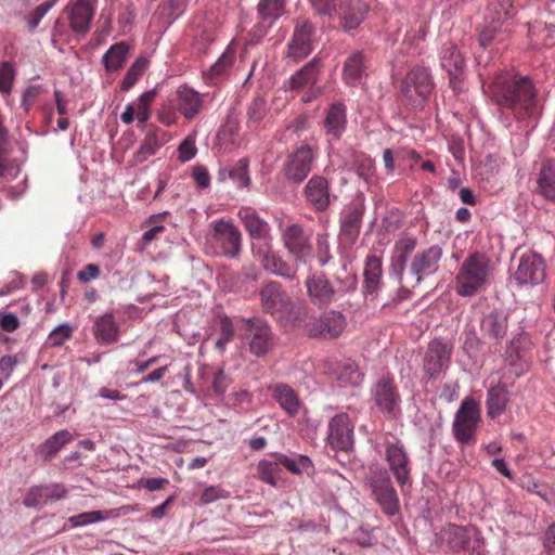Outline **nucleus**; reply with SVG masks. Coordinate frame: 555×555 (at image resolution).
Listing matches in <instances>:
<instances>
[{"label": "nucleus", "mask_w": 555, "mask_h": 555, "mask_svg": "<svg viewBox=\"0 0 555 555\" xmlns=\"http://www.w3.org/2000/svg\"><path fill=\"white\" fill-rule=\"evenodd\" d=\"M491 99L502 112H508L517 121L528 120L538 113V90L526 76H498L491 86Z\"/></svg>", "instance_id": "nucleus-1"}, {"label": "nucleus", "mask_w": 555, "mask_h": 555, "mask_svg": "<svg viewBox=\"0 0 555 555\" xmlns=\"http://www.w3.org/2000/svg\"><path fill=\"white\" fill-rule=\"evenodd\" d=\"M494 267L485 253H470L461 263L454 278L455 293L461 297H473L485 289L493 278Z\"/></svg>", "instance_id": "nucleus-2"}, {"label": "nucleus", "mask_w": 555, "mask_h": 555, "mask_svg": "<svg viewBox=\"0 0 555 555\" xmlns=\"http://www.w3.org/2000/svg\"><path fill=\"white\" fill-rule=\"evenodd\" d=\"M339 286L335 287L323 272L310 273L305 282L307 295L310 301L318 308H325L341 298L345 294L356 289L357 280L354 276H347L338 281Z\"/></svg>", "instance_id": "nucleus-3"}, {"label": "nucleus", "mask_w": 555, "mask_h": 555, "mask_svg": "<svg viewBox=\"0 0 555 555\" xmlns=\"http://www.w3.org/2000/svg\"><path fill=\"white\" fill-rule=\"evenodd\" d=\"M439 541L453 553L482 555L485 541L475 527L449 524L438 533Z\"/></svg>", "instance_id": "nucleus-4"}, {"label": "nucleus", "mask_w": 555, "mask_h": 555, "mask_svg": "<svg viewBox=\"0 0 555 555\" xmlns=\"http://www.w3.org/2000/svg\"><path fill=\"white\" fill-rule=\"evenodd\" d=\"M212 231L208 237L211 253L216 256L236 258L242 249V233L231 221L219 219L211 223Z\"/></svg>", "instance_id": "nucleus-5"}, {"label": "nucleus", "mask_w": 555, "mask_h": 555, "mask_svg": "<svg viewBox=\"0 0 555 555\" xmlns=\"http://www.w3.org/2000/svg\"><path fill=\"white\" fill-rule=\"evenodd\" d=\"M480 422L479 403L474 398L466 397L462 400L452 424L455 440L461 444H474Z\"/></svg>", "instance_id": "nucleus-6"}, {"label": "nucleus", "mask_w": 555, "mask_h": 555, "mask_svg": "<svg viewBox=\"0 0 555 555\" xmlns=\"http://www.w3.org/2000/svg\"><path fill=\"white\" fill-rule=\"evenodd\" d=\"M380 451L389 472L403 490L411 485L412 463L403 442L395 437H386Z\"/></svg>", "instance_id": "nucleus-7"}, {"label": "nucleus", "mask_w": 555, "mask_h": 555, "mask_svg": "<svg viewBox=\"0 0 555 555\" xmlns=\"http://www.w3.org/2000/svg\"><path fill=\"white\" fill-rule=\"evenodd\" d=\"M317 152L308 144L297 146L288 153L283 162L281 173L293 184H300L306 180L317 159Z\"/></svg>", "instance_id": "nucleus-8"}, {"label": "nucleus", "mask_w": 555, "mask_h": 555, "mask_svg": "<svg viewBox=\"0 0 555 555\" xmlns=\"http://www.w3.org/2000/svg\"><path fill=\"white\" fill-rule=\"evenodd\" d=\"M433 90L429 72L423 67L411 69L401 82V94L412 107L422 105Z\"/></svg>", "instance_id": "nucleus-9"}, {"label": "nucleus", "mask_w": 555, "mask_h": 555, "mask_svg": "<svg viewBox=\"0 0 555 555\" xmlns=\"http://www.w3.org/2000/svg\"><path fill=\"white\" fill-rule=\"evenodd\" d=\"M262 311L276 319H284L294 309V304L283 286L275 281L264 284L259 292Z\"/></svg>", "instance_id": "nucleus-10"}, {"label": "nucleus", "mask_w": 555, "mask_h": 555, "mask_svg": "<svg viewBox=\"0 0 555 555\" xmlns=\"http://www.w3.org/2000/svg\"><path fill=\"white\" fill-rule=\"evenodd\" d=\"M372 493L382 511L393 516L399 512V498L392 486L389 474L385 469H376L370 476Z\"/></svg>", "instance_id": "nucleus-11"}, {"label": "nucleus", "mask_w": 555, "mask_h": 555, "mask_svg": "<svg viewBox=\"0 0 555 555\" xmlns=\"http://www.w3.org/2000/svg\"><path fill=\"white\" fill-rule=\"evenodd\" d=\"M314 36L313 24L307 18H298L287 43L286 57L295 63L306 59L314 49Z\"/></svg>", "instance_id": "nucleus-12"}, {"label": "nucleus", "mask_w": 555, "mask_h": 555, "mask_svg": "<svg viewBox=\"0 0 555 555\" xmlns=\"http://www.w3.org/2000/svg\"><path fill=\"white\" fill-rule=\"evenodd\" d=\"M546 266L543 258L535 253L524 254L512 276V283L517 286H534L545 279Z\"/></svg>", "instance_id": "nucleus-13"}, {"label": "nucleus", "mask_w": 555, "mask_h": 555, "mask_svg": "<svg viewBox=\"0 0 555 555\" xmlns=\"http://www.w3.org/2000/svg\"><path fill=\"white\" fill-rule=\"evenodd\" d=\"M346 325V317L340 311L327 310L309 323L308 334L313 338L336 339Z\"/></svg>", "instance_id": "nucleus-14"}, {"label": "nucleus", "mask_w": 555, "mask_h": 555, "mask_svg": "<svg viewBox=\"0 0 555 555\" xmlns=\"http://www.w3.org/2000/svg\"><path fill=\"white\" fill-rule=\"evenodd\" d=\"M442 256L443 250L438 244L418 250L413 256L410 264V271L415 276V284L413 286L418 285L424 278L438 271Z\"/></svg>", "instance_id": "nucleus-15"}, {"label": "nucleus", "mask_w": 555, "mask_h": 555, "mask_svg": "<svg viewBox=\"0 0 555 555\" xmlns=\"http://www.w3.org/2000/svg\"><path fill=\"white\" fill-rule=\"evenodd\" d=\"M246 336L249 339V351L256 357L267 354L274 345V335L270 325L257 318L247 320Z\"/></svg>", "instance_id": "nucleus-16"}, {"label": "nucleus", "mask_w": 555, "mask_h": 555, "mask_svg": "<svg viewBox=\"0 0 555 555\" xmlns=\"http://www.w3.org/2000/svg\"><path fill=\"white\" fill-rule=\"evenodd\" d=\"M282 241L297 263H306L311 259L312 248L309 236L305 233L301 225L297 223L287 225L282 232Z\"/></svg>", "instance_id": "nucleus-17"}, {"label": "nucleus", "mask_w": 555, "mask_h": 555, "mask_svg": "<svg viewBox=\"0 0 555 555\" xmlns=\"http://www.w3.org/2000/svg\"><path fill=\"white\" fill-rule=\"evenodd\" d=\"M327 440L338 451L348 452L353 448V425L348 414H337L330 421Z\"/></svg>", "instance_id": "nucleus-18"}, {"label": "nucleus", "mask_w": 555, "mask_h": 555, "mask_svg": "<svg viewBox=\"0 0 555 555\" xmlns=\"http://www.w3.org/2000/svg\"><path fill=\"white\" fill-rule=\"evenodd\" d=\"M376 406L387 414H395L399 409L401 397L391 375L382 376L372 389Z\"/></svg>", "instance_id": "nucleus-19"}, {"label": "nucleus", "mask_w": 555, "mask_h": 555, "mask_svg": "<svg viewBox=\"0 0 555 555\" xmlns=\"http://www.w3.org/2000/svg\"><path fill=\"white\" fill-rule=\"evenodd\" d=\"M70 29L86 35L94 15V8L89 0H72L65 8Z\"/></svg>", "instance_id": "nucleus-20"}, {"label": "nucleus", "mask_w": 555, "mask_h": 555, "mask_svg": "<svg viewBox=\"0 0 555 555\" xmlns=\"http://www.w3.org/2000/svg\"><path fill=\"white\" fill-rule=\"evenodd\" d=\"M304 195L315 211L326 210L333 198L327 179L318 175L307 182Z\"/></svg>", "instance_id": "nucleus-21"}, {"label": "nucleus", "mask_w": 555, "mask_h": 555, "mask_svg": "<svg viewBox=\"0 0 555 555\" xmlns=\"http://www.w3.org/2000/svg\"><path fill=\"white\" fill-rule=\"evenodd\" d=\"M450 354L451 350L444 343L434 339L428 345L424 356L423 367L425 373L430 378L438 376L443 370V366L449 362Z\"/></svg>", "instance_id": "nucleus-22"}, {"label": "nucleus", "mask_w": 555, "mask_h": 555, "mask_svg": "<svg viewBox=\"0 0 555 555\" xmlns=\"http://www.w3.org/2000/svg\"><path fill=\"white\" fill-rule=\"evenodd\" d=\"M363 214L359 203H351L340 214V236L349 244H353L360 234Z\"/></svg>", "instance_id": "nucleus-23"}, {"label": "nucleus", "mask_w": 555, "mask_h": 555, "mask_svg": "<svg viewBox=\"0 0 555 555\" xmlns=\"http://www.w3.org/2000/svg\"><path fill=\"white\" fill-rule=\"evenodd\" d=\"M268 391L288 416L294 417L299 413L301 401L297 392L288 384L272 383L268 386Z\"/></svg>", "instance_id": "nucleus-24"}, {"label": "nucleus", "mask_w": 555, "mask_h": 555, "mask_svg": "<svg viewBox=\"0 0 555 555\" xmlns=\"http://www.w3.org/2000/svg\"><path fill=\"white\" fill-rule=\"evenodd\" d=\"M535 182L534 192L546 201L555 202V159L542 160L535 173Z\"/></svg>", "instance_id": "nucleus-25"}, {"label": "nucleus", "mask_w": 555, "mask_h": 555, "mask_svg": "<svg viewBox=\"0 0 555 555\" xmlns=\"http://www.w3.org/2000/svg\"><path fill=\"white\" fill-rule=\"evenodd\" d=\"M204 95L183 86L177 90V109L186 119L193 120L203 107Z\"/></svg>", "instance_id": "nucleus-26"}, {"label": "nucleus", "mask_w": 555, "mask_h": 555, "mask_svg": "<svg viewBox=\"0 0 555 555\" xmlns=\"http://www.w3.org/2000/svg\"><path fill=\"white\" fill-rule=\"evenodd\" d=\"M416 245L417 240L414 236H402L395 243L390 269L400 282L405 270L408 258L414 251Z\"/></svg>", "instance_id": "nucleus-27"}, {"label": "nucleus", "mask_w": 555, "mask_h": 555, "mask_svg": "<svg viewBox=\"0 0 555 555\" xmlns=\"http://www.w3.org/2000/svg\"><path fill=\"white\" fill-rule=\"evenodd\" d=\"M92 330L94 338L100 345H112L119 339V325L111 312L96 317Z\"/></svg>", "instance_id": "nucleus-28"}, {"label": "nucleus", "mask_w": 555, "mask_h": 555, "mask_svg": "<svg viewBox=\"0 0 555 555\" xmlns=\"http://www.w3.org/2000/svg\"><path fill=\"white\" fill-rule=\"evenodd\" d=\"M440 64L450 76V85L455 88L459 74L462 73L465 60L453 42H447L441 48Z\"/></svg>", "instance_id": "nucleus-29"}, {"label": "nucleus", "mask_w": 555, "mask_h": 555, "mask_svg": "<svg viewBox=\"0 0 555 555\" xmlns=\"http://www.w3.org/2000/svg\"><path fill=\"white\" fill-rule=\"evenodd\" d=\"M367 68V60L361 51H353L344 62L343 80L349 87L361 83Z\"/></svg>", "instance_id": "nucleus-30"}, {"label": "nucleus", "mask_w": 555, "mask_h": 555, "mask_svg": "<svg viewBox=\"0 0 555 555\" xmlns=\"http://www.w3.org/2000/svg\"><path fill=\"white\" fill-rule=\"evenodd\" d=\"M67 495V489L60 483L33 487L24 500L28 507L47 503L50 500H61Z\"/></svg>", "instance_id": "nucleus-31"}, {"label": "nucleus", "mask_w": 555, "mask_h": 555, "mask_svg": "<svg viewBox=\"0 0 555 555\" xmlns=\"http://www.w3.org/2000/svg\"><path fill=\"white\" fill-rule=\"evenodd\" d=\"M286 0H260L257 10L260 18L258 25L262 35L285 13Z\"/></svg>", "instance_id": "nucleus-32"}, {"label": "nucleus", "mask_w": 555, "mask_h": 555, "mask_svg": "<svg viewBox=\"0 0 555 555\" xmlns=\"http://www.w3.org/2000/svg\"><path fill=\"white\" fill-rule=\"evenodd\" d=\"M237 216L246 231L249 233L250 237L262 240L269 236V223L260 218L255 209L250 207H242L240 208Z\"/></svg>", "instance_id": "nucleus-33"}, {"label": "nucleus", "mask_w": 555, "mask_h": 555, "mask_svg": "<svg viewBox=\"0 0 555 555\" xmlns=\"http://www.w3.org/2000/svg\"><path fill=\"white\" fill-rule=\"evenodd\" d=\"M483 336L500 343L507 332V315L504 311L493 310L481 321Z\"/></svg>", "instance_id": "nucleus-34"}, {"label": "nucleus", "mask_w": 555, "mask_h": 555, "mask_svg": "<svg viewBox=\"0 0 555 555\" xmlns=\"http://www.w3.org/2000/svg\"><path fill=\"white\" fill-rule=\"evenodd\" d=\"M509 401V391L503 383L491 386L487 391V414L490 418L495 420L506 409Z\"/></svg>", "instance_id": "nucleus-35"}, {"label": "nucleus", "mask_w": 555, "mask_h": 555, "mask_svg": "<svg viewBox=\"0 0 555 555\" xmlns=\"http://www.w3.org/2000/svg\"><path fill=\"white\" fill-rule=\"evenodd\" d=\"M340 10L344 29L352 30L364 21L369 13V5L361 0H347Z\"/></svg>", "instance_id": "nucleus-36"}, {"label": "nucleus", "mask_w": 555, "mask_h": 555, "mask_svg": "<svg viewBox=\"0 0 555 555\" xmlns=\"http://www.w3.org/2000/svg\"><path fill=\"white\" fill-rule=\"evenodd\" d=\"M346 106L340 102L333 103L324 119L326 133L334 139H338L346 128Z\"/></svg>", "instance_id": "nucleus-37"}, {"label": "nucleus", "mask_w": 555, "mask_h": 555, "mask_svg": "<svg viewBox=\"0 0 555 555\" xmlns=\"http://www.w3.org/2000/svg\"><path fill=\"white\" fill-rule=\"evenodd\" d=\"M261 263L267 271L286 279H294L297 273V266L287 263L270 248L262 254Z\"/></svg>", "instance_id": "nucleus-38"}, {"label": "nucleus", "mask_w": 555, "mask_h": 555, "mask_svg": "<svg viewBox=\"0 0 555 555\" xmlns=\"http://www.w3.org/2000/svg\"><path fill=\"white\" fill-rule=\"evenodd\" d=\"M333 374L340 386H358L363 377L356 362L350 359L337 362Z\"/></svg>", "instance_id": "nucleus-39"}, {"label": "nucleus", "mask_w": 555, "mask_h": 555, "mask_svg": "<svg viewBox=\"0 0 555 555\" xmlns=\"http://www.w3.org/2000/svg\"><path fill=\"white\" fill-rule=\"evenodd\" d=\"M382 272V256L375 253L367 255L364 267V288L366 293L374 294L376 292Z\"/></svg>", "instance_id": "nucleus-40"}, {"label": "nucleus", "mask_w": 555, "mask_h": 555, "mask_svg": "<svg viewBox=\"0 0 555 555\" xmlns=\"http://www.w3.org/2000/svg\"><path fill=\"white\" fill-rule=\"evenodd\" d=\"M321 69V61L318 56L313 57L299 72L291 77V87L300 89L308 85H314Z\"/></svg>", "instance_id": "nucleus-41"}, {"label": "nucleus", "mask_w": 555, "mask_h": 555, "mask_svg": "<svg viewBox=\"0 0 555 555\" xmlns=\"http://www.w3.org/2000/svg\"><path fill=\"white\" fill-rule=\"evenodd\" d=\"M158 128L151 129L144 135L139 150L134 153V162L140 164L145 162L149 157L156 154L163 145V141L158 138Z\"/></svg>", "instance_id": "nucleus-42"}, {"label": "nucleus", "mask_w": 555, "mask_h": 555, "mask_svg": "<svg viewBox=\"0 0 555 555\" xmlns=\"http://www.w3.org/2000/svg\"><path fill=\"white\" fill-rule=\"evenodd\" d=\"M129 46L121 41L113 44L103 55V63L107 72H116L126 63Z\"/></svg>", "instance_id": "nucleus-43"}, {"label": "nucleus", "mask_w": 555, "mask_h": 555, "mask_svg": "<svg viewBox=\"0 0 555 555\" xmlns=\"http://www.w3.org/2000/svg\"><path fill=\"white\" fill-rule=\"evenodd\" d=\"M281 463L278 457L274 460H260L256 465L255 477L272 487L278 485V475L281 473Z\"/></svg>", "instance_id": "nucleus-44"}, {"label": "nucleus", "mask_w": 555, "mask_h": 555, "mask_svg": "<svg viewBox=\"0 0 555 555\" xmlns=\"http://www.w3.org/2000/svg\"><path fill=\"white\" fill-rule=\"evenodd\" d=\"M514 9L511 0H491L487 9V20L500 26L512 18Z\"/></svg>", "instance_id": "nucleus-45"}, {"label": "nucleus", "mask_w": 555, "mask_h": 555, "mask_svg": "<svg viewBox=\"0 0 555 555\" xmlns=\"http://www.w3.org/2000/svg\"><path fill=\"white\" fill-rule=\"evenodd\" d=\"M72 438V434L68 430L57 431L40 447L41 455L46 461L51 460Z\"/></svg>", "instance_id": "nucleus-46"}, {"label": "nucleus", "mask_w": 555, "mask_h": 555, "mask_svg": "<svg viewBox=\"0 0 555 555\" xmlns=\"http://www.w3.org/2000/svg\"><path fill=\"white\" fill-rule=\"evenodd\" d=\"M157 96L155 89L142 93L133 103L135 106V117L138 119V127L144 128V125L151 118V106Z\"/></svg>", "instance_id": "nucleus-47"}, {"label": "nucleus", "mask_w": 555, "mask_h": 555, "mask_svg": "<svg viewBox=\"0 0 555 555\" xmlns=\"http://www.w3.org/2000/svg\"><path fill=\"white\" fill-rule=\"evenodd\" d=\"M273 457H278L281 465L294 475H300L313 468L312 461L307 455L298 454L295 457H288L283 453H275Z\"/></svg>", "instance_id": "nucleus-48"}, {"label": "nucleus", "mask_w": 555, "mask_h": 555, "mask_svg": "<svg viewBox=\"0 0 555 555\" xmlns=\"http://www.w3.org/2000/svg\"><path fill=\"white\" fill-rule=\"evenodd\" d=\"M149 61L145 57H139L134 61V63L127 70L121 83L120 88L124 91L130 90L137 81L142 77L144 72L147 69Z\"/></svg>", "instance_id": "nucleus-49"}, {"label": "nucleus", "mask_w": 555, "mask_h": 555, "mask_svg": "<svg viewBox=\"0 0 555 555\" xmlns=\"http://www.w3.org/2000/svg\"><path fill=\"white\" fill-rule=\"evenodd\" d=\"M267 114V103L262 96L253 99L247 107V125L249 128H256Z\"/></svg>", "instance_id": "nucleus-50"}, {"label": "nucleus", "mask_w": 555, "mask_h": 555, "mask_svg": "<svg viewBox=\"0 0 555 555\" xmlns=\"http://www.w3.org/2000/svg\"><path fill=\"white\" fill-rule=\"evenodd\" d=\"M74 334V327L67 323L55 327L48 336L44 346L47 348L61 347L69 340Z\"/></svg>", "instance_id": "nucleus-51"}, {"label": "nucleus", "mask_w": 555, "mask_h": 555, "mask_svg": "<svg viewBox=\"0 0 555 555\" xmlns=\"http://www.w3.org/2000/svg\"><path fill=\"white\" fill-rule=\"evenodd\" d=\"M229 178L234 181L237 186L245 188L250 183V178L248 176V162L243 158L240 159L234 167L229 170Z\"/></svg>", "instance_id": "nucleus-52"}, {"label": "nucleus", "mask_w": 555, "mask_h": 555, "mask_svg": "<svg viewBox=\"0 0 555 555\" xmlns=\"http://www.w3.org/2000/svg\"><path fill=\"white\" fill-rule=\"evenodd\" d=\"M15 69L12 62L0 63V92L9 94L12 91Z\"/></svg>", "instance_id": "nucleus-53"}, {"label": "nucleus", "mask_w": 555, "mask_h": 555, "mask_svg": "<svg viewBox=\"0 0 555 555\" xmlns=\"http://www.w3.org/2000/svg\"><path fill=\"white\" fill-rule=\"evenodd\" d=\"M500 25L490 22V24L486 25L482 28H478V42L479 46L483 49L488 48L492 44V42L496 39V37L501 33Z\"/></svg>", "instance_id": "nucleus-54"}, {"label": "nucleus", "mask_w": 555, "mask_h": 555, "mask_svg": "<svg viewBox=\"0 0 555 555\" xmlns=\"http://www.w3.org/2000/svg\"><path fill=\"white\" fill-rule=\"evenodd\" d=\"M234 336V327L232 321L224 317L220 320V337L217 339L215 346L219 351H223L225 345L232 340Z\"/></svg>", "instance_id": "nucleus-55"}, {"label": "nucleus", "mask_w": 555, "mask_h": 555, "mask_svg": "<svg viewBox=\"0 0 555 555\" xmlns=\"http://www.w3.org/2000/svg\"><path fill=\"white\" fill-rule=\"evenodd\" d=\"M106 519L100 511L85 512L68 518L73 527H80Z\"/></svg>", "instance_id": "nucleus-56"}, {"label": "nucleus", "mask_w": 555, "mask_h": 555, "mask_svg": "<svg viewBox=\"0 0 555 555\" xmlns=\"http://www.w3.org/2000/svg\"><path fill=\"white\" fill-rule=\"evenodd\" d=\"M197 149L195 145V138L188 135L178 146V158L180 162L185 163L195 157Z\"/></svg>", "instance_id": "nucleus-57"}, {"label": "nucleus", "mask_w": 555, "mask_h": 555, "mask_svg": "<svg viewBox=\"0 0 555 555\" xmlns=\"http://www.w3.org/2000/svg\"><path fill=\"white\" fill-rule=\"evenodd\" d=\"M253 395L245 390V389H238L233 390L227 399L228 405L232 408H240L244 405H248L251 403Z\"/></svg>", "instance_id": "nucleus-58"}, {"label": "nucleus", "mask_w": 555, "mask_h": 555, "mask_svg": "<svg viewBox=\"0 0 555 555\" xmlns=\"http://www.w3.org/2000/svg\"><path fill=\"white\" fill-rule=\"evenodd\" d=\"M228 496L229 492L220 486H210L203 491L201 495V503L209 504L218 499H227Z\"/></svg>", "instance_id": "nucleus-59"}, {"label": "nucleus", "mask_w": 555, "mask_h": 555, "mask_svg": "<svg viewBox=\"0 0 555 555\" xmlns=\"http://www.w3.org/2000/svg\"><path fill=\"white\" fill-rule=\"evenodd\" d=\"M357 172L364 180H369L375 172L374 162L365 155L359 156L357 160Z\"/></svg>", "instance_id": "nucleus-60"}, {"label": "nucleus", "mask_w": 555, "mask_h": 555, "mask_svg": "<svg viewBox=\"0 0 555 555\" xmlns=\"http://www.w3.org/2000/svg\"><path fill=\"white\" fill-rule=\"evenodd\" d=\"M234 56L231 53L224 52L218 61L211 66L210 75L217 77L222 75L229 67L232 66Z\"/></svg>", "instance_id": "nucleus-61"}, {"label": "nucleus", "mask_w": 555, "mask_h": 555, "mask_svg": "<svg viewBox=\"0 0 555 555\" xmlns=\"http://www.w3.org/2000/svg\"><path fill=\"white\" fill-rule=\"evenodd\" d=\"M192 178L201 189H207L210 185V175L203 165H195L192 169Z\"/></svg>", "instance_id": "nucleus-62"}, {"label": "nucleus", "mask_w": 555, "mask_h": 555, "mask_svg": "<svg viewBox=\"0 0 555 555\" xmlns=\"http://www.w3.org/2000/svg\"><path fill=\"white\" fill-rule=\"evenodd\" d=\"M312 8L320 15H332L336 12L338 0H309Z\"/></svg>", "instance_id": "nucleus-63"}, {"label": "nucleus", "mask_w": 555, "mask_h": 555, "mask_svg": "<svg viewBox=\"0 0 555 555\" xmlns=\"http://www.w3.org/2000/svg\"><path fill=\"white\" fill-rule=\"evenodd\" d=\"M543 546L546 555H555V522L545 531Z\"/></svg>", "instance_id": "nucleus-64"}]
</instances>
